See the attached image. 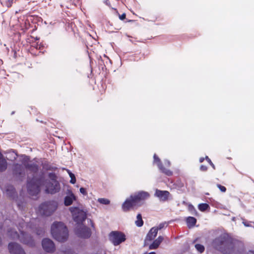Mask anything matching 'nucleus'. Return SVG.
Segmentation results:
<instances>
[{
    "mask_svg": "<svg viewBox=\"0 0 254 254\" xmlns=\"http://www.w3.org/2000/svg\"><path fill=\"white\" fill-rule=\"evenodd\" d=\"M42 185L45 186V191L47 193H55L60 189L58 182L55 180L44 182L43 179L34 177L31 180L29 179L27 182V190L29 194L32 196L38 194Z\"/></svg>",
    "mask_w": 254,
    "mask_h": 254,
    "instance_id": "nucleus-1",
    "label": "nucleus"
},
{
    "mask_svg": "<svg viewBox=\"0 0 254 254\" xmlns=\"http://www.w3.org/2000/svg\"><path fill=\"white\" fill-rule=\"evenodd\" d=\"M149 196L147 192L143 191L132 194L123 204L122 209L124 211H127L133 207L140 206Z\"/></svg>",
    "mask_w": 254,
    "mask_h": 254,
    "instance_id": "nucleus-2",
    "label": "nucleus"
},
{
    "mask_svg": "<svg viewBox=\"0 0 254 254\" xmlns=\"http://www.w3.org/2000/svg\"><path fill=\"white\" fill-rule=\"evenodd\" d=\"M51 234L55 239L62 242L66 241L68 236L66 227L61 222H56L53 224Z\"/></svg>",
    "mask_w": 254,
    "mask_h": 254,
    "instance_id": "nucleus-3",
    "label": "nucleus"
},
{
    "mask_svg": "<svg viewBox=\"0 0 254 254\" xmlns=\"http://www.w3.org/2000/svg\"><path fill=\"white\" fill-rule=\"evenodd\" d=\"M69 210L71 213L73 220L77 224H81L87 218V211L81 206L71 207Z\"/></svg>",
    "mask_w": 254,
    "mask_h": 254,
    "instance_id": "nucleus-4",
    "label": "nucleus"
},
{
    "mask_svg": "<svg viewBox=\"0 0 254 254\" xmlns=\"http://www.w3.org/2000/svg\"><path fill=\"white\" fill-rule=\"evenodd\" d=\"M58 203L56 201H52L44 202L41 204L39 207V213L44 216H50L57 209Z\"/></svg>",
    "mask_w": 254,
    "mask_h": 254,
    "instance_id": "nucleus-5",
    "label": "nucleus"
},
{
    "mask_svg": "<svg viewBox=\"0 0 254 254\" xmlns=\"http://www.w3.org/2000/svg\"><path fill=\"white\" fill-rule=\"evenodd\" d=\"M19 231L21 232L20 235H18L16 231L12 230L8 231L7 235L12 239H19L22 243L32 246L34 243L32 238L28 234L23 233V232L21 231L20 230H19Z\"/></svg>",
    "mask_w": 254,
    "mask_h": 254,
    "instance_id": "nucleus-6",
    "label": "nucleus"
},
{
    "mask_svg": "<svg viewBox=\"0 0 254 254\" xmlns=\"http://www.w3.org/2000/svg\"><path fill=\"white\" fill-rule=\"evenodd\" d=\"M110 241L115 246H118L126 240L125 235L121 232L113 231L109 235Z\"/></svg>",
    "mask_w": 254,
    "mask_h": 254,
    "instance_id": "nucleus-7",
    "label": "nucleus"
},
{
    "mask_svg": "<svg viewBox=\"0 0 254 254\" xmlns=\"http://www.w3.org/2000/svg\"><path fill=\"white\" fill-rule=\"evenodd\" d=\"M76 234L79 237L88 238L91 235V231L85 226L78 225L76 227Z\"/></svg>",
    "mask_w": 254,
    "mask_h": 254,
    "instance_id": "nucleus-8",
    "label": "nucleus"
},
{
    "mask_svg": "<svg viewBox=\"0 0 254 254\" xmlns=\"http://www.w3.org/2000/svg\"><path fill=\"white\" fill-rule=\"evenodd\" d=\"M8 250L11 254H25L21 246L15 243H10L8 245Z\"/></svg>",
    "mask_w": 254,
    "mask_h": 254,
    "instance_id": "nucleus-9",
    "label": "nucleus"
},
{
    "mask_svg": "<svg viewBox=\"0 0 254 254\" xmlns=\"http://www.w3.org/2000/svg\"><path fill=\"white\" fill-rule=\"evenodd\" d=\"M44 250L48 253L54 252L55 250V246L53 242L49 239H44L42 243Z\"/></svg>",
    "mask_w": 254,
    "mask_h": 254,
    "instance_id": "nucleus-10",
    "label": "nucleus"
},
{
    "mask_svg": "<svg viewBox=\"0 0 254 254\" xmlns=\"http://www.w3.org/2000/svg\"><path fill=\"white\" fill-rule=\"evenodd\" d=\"M154 162L157 163V165L159 169L161 170V171L162 173L165 174L168 176H171L172 175V171L164 168L162 166L160 159L157 157V156L156 154L154 155Z\"/></svg>",
    "mask_w": 254,
    "mask_h": 254,
    "instance_id": "nucleus-11",
    "label": "nucleus"
},
{
    "mask_svg": "<svg viewBox=\"0 0 254 254\" xmlns=\"http://www.w3.org/2000/svg\"><path fill=\"white\" fill-rule=\"evenodd\" d=\"M154 195L155 196L157 197L160 201H165L168 200L170 193L166 190H161L157 189Z\"/></svg>",
    "mask_w": 254,
    "mask_h": 254,
    "instance_id": "nucleus-12",
    "label": "nucleus"
},
{
    "mask_svg": "<svg viewBox=\"0 0 254 254\" xmlns=\"http://www.w3.org/2000/svg\"><path fill=\"white\" fill-rule=\"evenodd\" d=\"M157 233L158 231H157V229L154 227L152 228L145 238L144 245H146L148 241L150 242L153 240L156 237Z\"/></svg>",
    "mask_w": 254,
    "mask_h": 254,
    "instance_id": "nucleus-13",
    "label": "nucleus"
},
{
    "mask_svg": "<svg viewBox=\"0 0 254 254\" xmlns=\"http://www.w3.org/2000/svg\"><path fill=\"white\" fill-rule=\"evenodd\" d=\"M164 238L162 236H159L156 240H155L153 243L150 244L149 246L150 250H154L158 248L160 244L163 241Z\"/></svg>",
    "mask_w": 254,
    "mask_h": 254,
    "instance_id": "nucleus-14",
    "label": "nucleus"
},
{
    "mask_svg": "<svg viewBox=\"0 0 254 254\" xmlns=\"http://www.w3.org/2000/svg\"><path fill=\"white\" fill-rule=\"evenodd\" d=\"M7 163L3 155L0 152V171H3L7 168Z\"/></svg>",
    "mask_w": 254,
    "mask_h": 254,
    "instance_id": "nucleus-15",
    "label": "nucleus"
},
{
    "mask_svg": "<svg viewBox=\"0 0 254 254\" xmlns=\"http://www.w3.org/2000/svg\"><path fill=\"white\" fill-rule=\"evenodd\" d=\"M75 197L73 193L66 196L64 198V204L66 206L70 205L72 204L73 201L75 200Z\"/></svg>",
    "mask_w": 254,
    "mask_h": 254,
    "instance_id": "nucleus-16",
    "label": "nucleus"
},
{
    "mask_svg": "<svg viewBox=\"0 0 254 254\" xmlns=\"http://www.w3.org/2000/svg\"><path fill=\"white\" fill-rule=\"evenodd\" d=\"M24 170V167L22 165L17 164L14 165L13 171L15 174L21 175L23 173Z\"/></svg>",
    "mask_w": 254,
    "mask_h": 254,
    "instance_id": "nucleus-17",
    "label": "nucleus"
},
{
    "mask_svg": "<svg viewBox=\"0 0 254 254\" xmlns=\"http://www.w3.org/2000/svg\"><path fill=\"white\" fill-rule=\"evenodd\" d=\"M24 165L27 169L32 172H36L38 170L37 165L34 163H24Z\"/></svg>",
    "mask_w": 254,
    "mask_h": 254,
    "instance_id": "nucleus-18",
    "label": "nucleus"
},
{
    "mask_svg": "<svg viewBox=\"0 0 254 254\" xmlns=\"http://www.w3.org/2000/svg\"><path fill=\"white\" fill-rule=\"evenodd\" d=\"M196 222V219L193 217H189L187 218V223L189 227L194 226Z\"/></svg>",
    "mask_w": 254,
    "mask_h": 254,
    "instance_id": "nucleus-19",
    "label": "nucleus"
},
{
    "mask_svg": "<svg viewBox=\"0 0 254 254\" xmlns=\"http://www.w3.org/2000/svg\"><path fill=\"white\" fill-rule=\"evenodd\" d=\"M234 247L232 244H228L227 246V249L222 250V252L225 254H229L233 251Z\"/></svg>",
    "mask_w": 254,
    "mask_h": 254,
    "instance_id": "nucleus-20",
    "label": "nucleus"
},
{
    "mask_svg": "<svg viewBox=\"0 0 254 254\" xmlns=\"http://www.w3.org/2000/svg\"><path fill=\"white\" fill-rule=\"evenodd\" d=\"M137 220L135 221V224L138 227H141L143 225V222L142 219V216L140 214H138L137 215Z\"/></svg>",
    "mask_w": 254,
    "mask_h": 254,
    "instance_id": "nucleus-21",
    "label": "nucleus"
},
{
    "mask_svg": "<svg viewBox=\"0 0 254 254\" xmlns=\"http://www.w3.org/2000/svg\"><path fill=\"white\" fill-rule=\"evenodd\" d=\"M17 154L14 151H12L9 153L7 159L11 161H14L17 157Z\"/></svg>",
    "mask_w": 254,
    "mask_h": 254,
    "instance_id": "nucleus-22",
    "label": "nucleus"
},
{
    "mask_svg": "<svg viewBox=\"0 0 254 254\" xmlns=\"http://www.w3.org/2000/svg\"><path fill=\"white\" fill-rule=\"evenodd\" d=\"M209 207V205L206 203H201L198 205V209L201 211H204Z\"/></svg>",
    "mask_w": 254,
    "mask_h": 254,
    "instance_id": "nucleus-23",
    "label": "nucleus"
},
{
    "mask_svg": "<svg viewBox=\"0 0 254 254\" xmlns=\"http://www.w3.org/2000/svg\"><path fill=\"white\" fill-rule=\"evenodd\" d=\"M98 201L101 204L107 205L110 202V200L107 198H100L98 199Z\"/></svg>",
    "mask_w": 254,
    "mask_h": 254,
    "instance_id": "nucleus-24",
    "label": "nucleus"
},
{
    "mask_svg": "<svg viewBox=\"0 0 254 254\" xmlns=\"http://www.w3.org/2000/svg\"><path fill=\"white\" fill-rule=\"evenodd\" d=\"M196 249L200 253H202L204 250V247L203 246L200 244H196L195 245Z\"/></svg>",
    "mask_w": 254,
    "mask_h": 254,
    "instance_id": "nucleus-25",
    "label": "nucleus"
},
{
    "mask_svg": "<svg viewBox=\"0 0 254 254\" xmlns=\"http://www.w3.org/2000/svg\"><path fill=\"white\" fill-rule=\"evenodd\" d=\"M72 251L70 249H64L62 248L61 250H60V254H70L71 253Z\"/></svg>",
    "mask_w": 254,
    "mask_h": 254,
    "instance_id": "nucleus-26",
    "label": "nucleus"
},
{
    "mask_svg": "<svg viewBox=\"0 0 254 254\" xmlns=\"http://www.w3.org/2000/svg\"><path fill=\"white\" fill-rule=\"evenodd\" d=\"M68 174H69V177L71 178V180L70 181V183H71L72 184H75L76 182V178L74 176V175L70 172H68Z\"/></svg>",
    "mask_w": 254,
    "mask_h": 254,
    "instance_id": "nucleus-27",
    "label": "nucleus"
},
{
    "mask_svg": "<svg viewBox=\"0 0 254 254\" xmlns=\"http://www.w3.org/2000/svg\"><path fill=\"white\" fill-rule=\"evenodd\" d=\"M217 186L222 192H224L226 191V189L225 187L219 184H217Z\"/></svg>",
    "mask_w": 254,
    "mask_h": 254,
    "instance_id": "nucleus-28",
    "label": "nucleus"
},
{
    "mask_svg": "<svg viewBox=\"0 0 254 254\" xmlns=\"http://www.w3.org/2000/svg\"><path fill=\"white\" fill-rule=\"evenodd\" d=\"M165 223H160L158 226L154 227V228H156L157 229V231L160 230L163 228L165 226Z\"/></svg>",
    "mask_w": 254,
    "mask_h": 254,
    "instance_id": "nucleus-29",
    "label": "nucleus"
},
{
    "mask_svg": "<svg viewBox=\"0 0 254 254\" xmlns=\"http://www.w3.org/2000/svg\"><path fill=\"white\" fill-rule=\"evenodd\" d=\"M205 159L207 161V162L209 163V164L213 167V168L214 169H215V166L213 164V163L212 162V161H211V160L208 158V156H206L205 157Z\"/></svg>",
    "mask_w": 254,
    "mask_h": 254,
    "instance_id": "nucleus-30",
    "label": "nucleus"
},
{
    "mask_svg": "<svg viewBox=\"0 0 254 254\" xmlns=\"http://www.w3.org/2000/svg\"><path fill=\"white\" fill-rule=\"evenodd\" d=\"M80 192L83 194V195H86L87 194V191H86V190L85 188H81L80 189Z\"/></svg>",
    "mask_w": 254,
    "mask_h": 254,
    "instance_id": "nucleus-31",
    "label": "nucleus"
},
{
    "mask_svg": "<svg viewBox=\"0 0 254 254\" xmlns=\"http://www.w3.org/2000/svg\"><path fill=\"white\" fill-rule=\"evenodd\" d=\"M13 0H7V1H6L5 2V5L7 6V7H10L12 5V3L13 2Z\"/></svg>",
    "mask_w": 254,
    "mask_h": 254,
    "instance_id": "nucleus-32",
    "label": "nucleus"
},
{
    "mask_svg": "<svg viewBox=\"0 0 254 254\" xmlns=\"http://www.w3.org/2000/svg\"><path fill=\"white\" fill-rule=\"evenodd\" d=\"M219 242H221V243L222 242V238H218L216 239L213 242L214 245L216 246V244H217Z\"/></svg>",
    "mask_w": 254,
    "mask_h": 254,
    "instance_id": "nucleus-33",
    "label": "nucleus"
},
{
    "mask_svg": "<svg viewBox=\"0 0 254 254\" xmlns=\"http://www.w3.org/2000/svg\"><path fill=\"white\" fill-rule=\"evenodd\" d=\"M200 170L202 171H206L207 170V167L204 165H201L200 167Z\"/></svg>",
    "mask_w": 254,
    "mask_h": 254,
    "instance_id": "nucleus-34",
    "label": "nucleus"
},
{
    "mask_svg": "<svg viewBox=\"0 0 254 254\" xmlns=\"http://www.w3.org/2000/svg\"><path fill=\"white\" fill-rule=\"evenodd\" d=\"M126 15L125 13L122 14L121 15L119 16V18L121 20H123L126 18Z\"/></svg>",
    "mask_w": 254,
    "mask_h": 254,
    "instance_id": "nucleus-35",
    "label": "nucleus"
},
{
    "mask_svg": "<svg viewBox=\"0 0 254 254\" xmlns=\"http://www.w3.org/2000/svg\"><path fill=\"white\" fill-rule=\"evenodd\" d=\"M165 165L168 167L170 166V162L168 160H165L164 161Z\"/></svg>",
    "mask_w": 254,
    "mask_h": 254,
    "instance_id": "nucleus-36",
    "label": "nucleus"
},
{
    "mask_svg": "<svg viewBox=\"0 0 254 254\" xmlns=\"http://www.w3.org/2000/svg\"><path fill=\"white\" fill-rule=\"evenodd\" d=\"M243 223L245 226L248 227L249 226V225H248L246 222H243Z\"/></svg>",
    "mask_w": 254,
    "mask_h": 254,
    "instance_id": "nucleus-37",
    "label": "nucleus"
},
{
    "mask_svg": "<svg viewBox=\"0 0 254 254\" xmlns=\"http://www.w3.org/2000/svg\"><path fill=\"white\" fill-rule=\"evenodd\" d=\"M204 158H200L199 159L200 162H202L204 161Z\"/></svg>",
    "mask_w": 254,
    "mask_h": 254,
    "instance_id": "nucleus-38",
    "label": "nucleus"
},
{
    "mask_svg": "<svg viewBox=\"0 0 254 254\" xmlns=\"http://www.w3.org/2000/svg\"><path fill=\"white\" fill-rule=\"evenodd\" d=\"M26 224L24 222H22V226H21V227L23 228L24 227V226H25Z\"/></svg>",
    "mask_w": 254,
    "mask_h": 254,
    "instance_id": "nucleus-39",
    "label": "nucleus"
},
{
    "mask_svg": "<svg viewBox=\"0 0 254 254\" xmlns=\"http://www.w3.org/2000/svg\"><path fill=\"white\" fill-rule=\"evenodd\" d=\"M249 254H254V251H250Z\"/></svg>",
    "mask_w": 254,
    "mask_h": 254,
    "instance_id": "nucleus-40",
    "label": "nucleus"
},
{
    "mask_svg": "<svg viewBox=\"0 0 254 254\" xmlns=\"http://www.w3.org/2000/svg\"><path fill=\"white\" fill-rule=\"evenodd\" d=\"M24 159H25V160H26V159H28V158H27V157H26V156H25V157H24Z\"/></svg>",
    "mask_w": 254,
    "mask_h": 254,
    "instance_id": "nucleus-41",
    "label": "nucleus"
},
{
    "mask_svg": "<svg viewBox=\"0 0 254 254\" xmlns=\"http://www.w3.org/2000/svg\"><path fill=\"white\" fill-rule=\"evenodd\" d=\"M37 234H38V235H40V234H41V233H38V232H37Z\"/></svg>",
    "mask_w": 254,
    "mask_h": 254,
    "instance_id": "nucleus-42",
    "label": "nucleus"
}]
</instances>
